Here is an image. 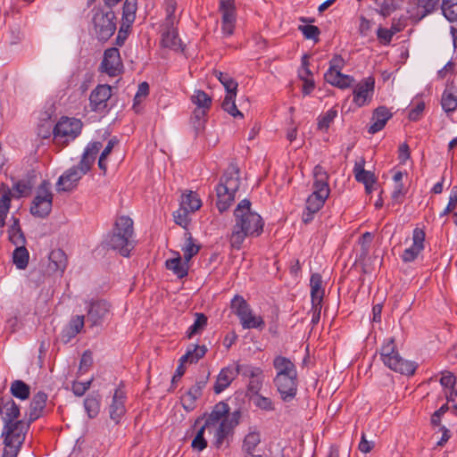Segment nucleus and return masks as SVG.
<instances>
[{
	"instance_id": "f257e3e1",
	"label": "nucleus",
	"mask_w": 457,
	"mask_h": 457,
	"mask_svg": "<svg viewBox=\"0 0 457 457\" xmlns=\"http://www.w3.org/2000/svg\"><path fill=\"white\" fill-rule=\"evenodd\" d=\"M251 202L243 199L234 211L235 225L230 236V244L239 249L246 237H258L263 230L262 217L251 209Z\"/></svg>"
},
{
	"instance_id": "f03ea898",
	"label": "nucleus",
	"mask_w": 457,
	"mask_h": 457,
	"mask_svg": "<svg viewBox=\"0 0 457 457\" xmlns=\"http://www.w3.org/2000/svg\"><path fill=\"white\" fill-rule=\"evenodd\" d=\"M133 220L129 216H120L115 220L112 232L106 237V245L112 250H116L121 256L129 257L134 249Z\"/></svg>"
},
{
	"instance_id": "7ed1b4c3",
	"label": "nucleus",
	"mask_w": 457,
	"mask_h": 457,
	"mask_svg": "<svg viewBox=\"0 0 457 457\" xmlns=\"http://www.w3.org/2000/svg\"><path fill=\"white\" fill-rule=\"evenodd\" d=\"M240 170L237 164L231 163L220 177L216 187V206L220 212L227 211L235 201V195L240 187Z\"/></svg>"
},
{
	"instance_id": "20e7f679",
	"label": "nucleus",
	"mask_w": 457,
	"mask_h": 457,
	"mask_svg": "<svg viewBox=\"0 0 457 457\" xmlns=\"http://www.w3.org/2000/svg\"><path fill=\"white\" fill-rule=\"evenodd\" d=\"M380 355L384 364L395 372L408 376L415 372L417 368L416 364L412 361L403 360L399 355L398 352L395 351L394 338H390L389 341L382 346Z\"/></svg>"
},
{
	"instance_id": "39448f33",
	"label": "nucleus",
	"mask_w": 457,
	"mask_h": 457,
	"mask_svg": "<svg viewBox=\"0 0 457 457\" xmlns=\"http://www.w3.org/2000/svg\"><path fill=\"white\" fill-rule=\"evenodd\" d=\"M52 205L53 194L50 191V183L47 180H43L31 203L30 213L35 217L46 218L51 212Z\"/></svg>"
},
{
	"instance_id": "423d86ee",
	"label": "nucleus",
	"mask_w": 457,
	"mask_h": 457,
	"mask_svg": "<svg viewBox=\"0 0 457 457\" xmlns=\"http://www.w3.org/2000/svg\"><path fill=\"white\" fill-rule=\"evenodd\" d=\"M115 14L110 10L104 12L96 10L93 16V23L96 37L101 41L108 40L116 30V23L114 21Z\"/></svg>"
},
{
	"instance_id": "0eeeda50",
	"label": "nucleus",
	"mask_w": 457,
	"mask_h": 457,
	"mask_svg": "<svg viewBox=\"0 0 457 457\" xmlns=\"http://www.w3.org/2000/svg\"><path fill=\"white\" fill-rule=\"evenodd\" d=\"M89 170V168L81 164V162L70 168L58 179L56 183L57 192H68L74 189L80 179Z\"/></svg>"
},
{
	"instance_id": "6e6552de",
	"label": "nucleus",
	"mask_w": 457,
	"mask_h": 457,
	"mask_svg": "<svg viewBox=\"0 0 457 457\" xmlns=\"http://www.w3.org/2000/svg\"><path fill=\"white\" fill-rule=\"evenodd\" d=\"M81 129L82 122L80 120L62 117L54 127L53 135L55 140L63 137L74 139L80 134Z\"/></svg>"
},
{
	"instance_id": "1a4fd4ad",
	"label": "nucleus",
	"mask_w": 457,
	"mask_h": 457,
	"mask_svg": "<svg viewBox=\"0 0 457 457\" xmlns=\"http://www.w3.org/2000/svg\"><path fill=\"white\" fill-rule=\"evenodd\" d=\"M344 59H332L328 71L324 74L325 80L338 88L345 89L351 87L353 82V77L341 72Z\"/></svg>"
},
{
	"instance_id": "9d476101",
	"label": "nucleus",
	"mask_w": 457,
	"mask_h": 457,
	"mask_svg": "<svg viewBox=\"0 0 457 457\" xmlns=\"http://www.w3.org/2000/svg\"><path fill=\"white\" fill-rule=\"evenodd\" d=\"M29 421L25 422L23 420H16L15 422L4 425L2 436H4V445L12 444L21 446L25 439V433L29 429Z\"/></svg>"
},
{
	"instance_id": "9b49d317",
	"label": "nucleus",
	"mask_w": 457,
	"mask_h": 457,
	"mask_svg": "<svg viewBox=\"0 0 457 457\" xmlns=\"http://www.w3.org/2000/svg\"><path fill=\"white\" fill-rule=\"evenodd\" d=\"M219 10L221 12V29L224 35L231 36L236 24L235 0H220Z\"/></svg>"
},
{
	"instance_id": "f8f14e48",
	"label": "nucleus",
	"mask_w": 457,
	"mask_h": 457,
	"mask_svg": "<svg viewBox=\"0 0 457 457\" xmlns=\"http://www.w3.org/2000/svg\"><path fill=\"white\" fill-rule=\"evenodd\" d=\"M111 311V304L106 300L91 301L87 310V321L91 326H101Z\"/></svg>"
},
{
	"instance_id": "ddd939ff",
	"label": "nucleus",
	"mask_w": 457,
	"mask_h": 457,
	"mask_svg": "<svg viewBox=\"0 0 457 457\" xmlns=\"http://www.w3.org/2000/svg\"><path fill=\"white\" fill-rule=\"evenodd\" d=\"M375 87V79L372 77L360 81L354 87L353 102L359 107L368 104L372 98Z\"/></svg>"
},
{
	"instance_id": "4468645a",
	"label": "nucleus",
	"mask_w": 457,
	"mask_h": 457,
	"mask_svg": "<svg viewBox=\"0 0 457 457\" xmlns=\"http://www.w3.org/2000/svg\"><path fill=\"white\" fill-rule=\"evenodd\" d=\"M274 385L284 402H291L297 393V376L275 377Z\"/></svg>"
},
{
	"instance_id": "2eb2a0df",
	"label": "nucleus",
	"mask_w": 457,
	"mask_h": 457,
	"mask_svg": "<svg viewBox=\"0 0 457 457\" xmlns=\"http://www.w3.org/2000/svg\"><path fill=\"white\" fill-rule=\"evenodd\" d=\"M112 96V87L107 84L98 85L90 94L89 101L92 111L102 112L107 107V101Z\"/></svg>"
},
{
	"instance_id": "dca6fc26",
	"label": "nucleus",
	"mask_w": 457,
	"mask_h": 457,
	"mask_svg": "<svg viewBox=\"0 0 457 457\" xmlns=\"http://www.w3.org/2000/svg\"><path fill=\"white\" fill-rule=\"evenodd\" d=\"M209 377L210 372L203 375L181 397L183 407L187 411H191L195 408V401L202 395V390L206 386Z\"/></svg>"
},
{
	"instance_id": "f3484780",
	"label": "nucleus",
	"mask_w": 457,
	"mask_h": 457,
	"mask_svg": "<svg viewBox=\"0 0 457 457\" xmlns=\"http://www.w3.org/2000/svg\"><path fill=\"white\" fill-rule=\"evenodd\" d=\"M125 398V393L120 388L115 389L112 403L109 407L110 419L112 420L115 424L120 423L121 417L126 412Z\"/></svg>"
},
{
	"instance_id": "a211bd4d",
	"label": "nucleus",
	"mask_w": 457,
	"mask_h": 457,
	"mask_svg": "<svg viewBox=\"0 0 457 457\" xmlns=\"http://www.w3.org/2000/svg\"><path fill=\"white\" fill-rule=\"evenodd\" d=\"M313 177L312 194H319V195L328 198L330 190L328 183V175L327 171L320 165H316L313 169Z\"/></svg>"
},
{
	"instance_id": "6ab92c4d",
	"label": "nucleus",
	"mask_w": 457,
	"mask_h": 457,
	"mask_svg": "<svg viewBox=\"0 0 457 457\" xmlns=\"http://www.w3.org/2000/svg\"><path fill=\"white\" fill-rule=\"evenodd\" d=\"M393 114L389 109L384 105L378 106L373 111L371 124L368 129L370 134H375L384 129L386 122L392 118Z\"/></svg>"
},
{
	"instance_id": "aec40b11",
	"label": "nucleus",
	"mask_w": 457,
	"mask_h": 457,
	"mask_svg": "<svg viewBox=\"0 0 457 457\" xmlns=\"http://www.w3.org/2000/svg\"><path fill=\"white\" fill-rule=\"evenodd\" d=\"M0 413L4 424H10L15 422L16 419L20 416V407L12 398L0 399Z\"/></svg>"
},
{
	"instance_id": "412c9836",
	"label": "nucleus",
	"mask_w": 457,
	"mask_h": 457,
	"mask_svg": "<svg viewBox=\"0 0 457 457\" xmlns=\"http://www.w3.org/2000/svg\"><path fill=\"white\" fill-rule=\"evenodd\" d=\"M47 401V395L45 392H37L32 398L29 404V424L43 415Z\"/></svg>"
},
{
	"instance_id": "4be33fe9",
	"label": "nucleus",
	"mask_w": 457,
	"mask_h": 457,
	"mask_svg": "<svg viewBox=\"0 0 457 457\" xmlns=\"http://www.w3.org/2000/svg\"><path fill=\"white\" fill-rule=\"evenodd\" d=\"M237 374H239V365H237L236 370L229 367L223 368L220 371L213 386L215 394H220L224 391L236 378Z\"/></svg>"
},
{
	"instance_id": "5701e85b",
	"label": "nucleus",
	"mask_w": 457,
	"mask_h": 457,
	"mask_svg": "<svg viewBox=\"0 0 457 457\" xmlns=\"http://www.w3.org/2000/svg\"><path fill=\"white\" fill-rule=\"evenodd\" d=\"M162 45L165 48H170L175 53H181L187 54L185 46L182 45L180 39L178 38V33L173 26H168L167 31L162 33Z\"/></svg>"
},
{
	"instance_id": "b1692460",
	"label": "nucleus",
	"mask_w": 457,
	"mask_h": 457,
	"mask_svg": "<svg viewBox=\"0 0 457 457\" xmlns=\"http://www.w3.org/2000/svg\"><path fill=\"white\" fill-rule=\"evenodd\" d=\"M261 433L259 431H250L245 436L242 444L244 457H262V454L254 453L256 447L261 444Z\"/></svg>"
},
{
	"instance_id": "393cba45",
	"label": "nucleus",
	"mask_w": 457,
	"mask_h": 457,
	"mask_svg": "<svg viewBox=\"0 0 457 457\" xmlns=\"http://www.w3.org/2000/svg\"><path fill=\"white\" fill-rule=\"evenodd\" d=\"M273 366L278 371L276 377L297 376L295 365L287 357L280 355L275 357Z\"/></svg>"
},
{
	"instance_id": "a878e982",
	"label": "nucleus",
	"mask_w": 457,
	"mask_h": 457,
	"mask_svg": "<svg viewBox=\"0 0 457 457\" xmlns=\"http://www.w3.org/2000/svg\"><path fill=\"white\" fill-rule=\"evenodd\" d=\"M228 412L229 407L228 403L225 402L218 403L214 405L210 413L204 415V417H206L204 422L205 426H208L209 428L215 426L218 422L221 421Z\"/></svg>"
},
{
	"instance_id": "bb28decb",
	"label": "nucleus",
	"mask_w": 457,
	"mask_h": 457,
	"mask_svg": "<svg viewBox=\"0 0 457 457\" xmlns=\"http://www.w3.org/2000/svg\"><path fill=\"white\" fill-rule=\"evenodd\" d=\"M48 269L62 274L67 267V256L62 249H54L49 253Z\"/></svg>"
},
{
	"instance_id": "cd10ccee",
	"label": "nucleus",
	"mask_w": 457,
	"mask_h": 457,
	"mask_svg": "<svg viewBox=\"0 0 457 457\" xmlns=\"http://www.w3.org/2000/svg\"><path fill=\"white\" fill-rule=\"evenodd\" d=\"M174 257L168 259L165 262L167 270L172 271L179 278H183L187 276L189 265L182 263V258L179 252H174Z\"/></svg>"
},
{
	"instance_id": "c85d7f7f",
	"label": "nucleus",
	"mask_w": 457,
	"mask_h": 457,
	"mask_svg": "<svg viewBox=\"0 0 457 457\" xmlns=\"http://www.w3.org/2000/svg\"><path fill=\"white\" fill-rule=\"evenodd\" d=\"M365 160L361 158L359 162H355L353 168V173L355 179L358 182L362 183L363 185H374L377 183V178L375 174L371 171L366 170L364 169Z\"/></svg>"
},
{
	"instance_id": "c756f323",
	"label": "nucleus",
	"mask_w": 457,
	"mask_h": 457,
	"mask_svg": "<svg viewBox=\"0 0 457 457\" xmlns=\"http://www.w3.org/2000/svg\"><path fill=\"white\" fill-rule=\"evenodd\" d=\"M122 59H102L99 67L101 72H104L110 77H117L123 72L124 66Z\"/></svg>"
},
{
	"instance_id": "7c9ffc66",
	"label": "nucleus",
	"mask_w": 457,
	"mask_h": 457,
	"mask_svg": "<svg viewBox=\"0 0 457 457\" xmlns=\"http://www.w3.org/2000/svg\"><path fill=\"white\" fill-rule=\"evenodd\" d=\"M311 297L312 304H320L322 302L324 290L322 289V278L319 273H314L311 276Z\"/></svg>"
},
{
	"instance_id": "2f4dec72",
	"label": "nucleus",
	"mask_w": 457,
	"mask_h": 457,
	"mask_svg": "<svg viewBox=\"0 0 457 457\" xmlns=\"http://www.w3.org/2000/svg\"><path fill=\"white\" fill-rule=\"evenodd\" d=\"M102 146L103 145L99 141L89 143L86 147L79 162L87 166L90 170Z\"/></svg>"
},
{
	"instance_id": "473e14b6",
	"label": "nucleus",
	"mask_w": 457,
	"mask_h": 457,
	"mask_svg": "<svg viewBox=\"0 0 457 457\" xmlns=\"http://www.w3.org/2000/svg\"><path fill=\"white\" fill-rule=\"evenodd\" d=\"M101 395L98 393L88 395L84 401V407L90 419L96 417L100 411Z\"/></svg>"
},
{
	"instance_id": "72a5a7b5",
	"label": "nucleus",
	"mask_w": 457,
	"mask_h": 457,
	"mask_svg": "<svg viewBox=\"0 0 457 457\" xmlns=\"http://www.w3.org/2000/svg\"><path fill=\"white\" fill-rule=\"evenodd\" d=\"M240 320V323L245 329L257 328L263 329L265 327V322L261 316H256L253 314L252 309L249 311V314H245Z\"/></svg>"
},
{
	"instance_id": "f704fd0d",
	"label": "nucleus",
	"mask_w": 457,
	"mask_h": 457,
	"mask_svg": "<svg viewBox=\"0 0 457 457\" xmlns=\"http://www.w3.org/2000/svg\"><path fill=\"white\" fill-rule=\"evenodd\" d=\"M240 320V323L245 329L257 328L263 329L265 327V322L261 316H256L253 314L252 309L249 311V314H245Z\"/></svg>"
},
{
	"instance_id": "c9c22d12",
	"label": "nucleus",
	"mask_w": 457,
	"mask_h": 457,
	"mask_svg": "<svg viewBox=\"0 0 457 457\" xmlns=\"http://www.w3.org/2000/svg\"><path fill=\"white\" fill-rule=\"evenodd\" d=\"M240 320V323L245 329L257 328L263 329L265 327V322L261 316H256L253 314L252 309L249 311V314H245Z\"/></svg>"
},
{
	"instance_id": "e433bc0d",
	"label": "nucleus",
	"mask_w": 457,
	"mask_h": 457,
	"mask_svg": "<svg viewBox=\"0 0 457 457\" xmlns=\"http://www.w3.org/2000/svg\"><path fill=\"white\" fill-rule=\"evenodd\" d=\"M29 253L25 245L17 246L12 253V262L19 270H25L29 264Z\"/></svg>"
},
{
	"instance_id": "4c0bfd02",
	"label": "nucleus",
	"mask_w": 457,
	"mask_h": 457,
	"mask_svg": "<svg viewBox=\"0 0 457 457\" xmlns=\"http://www.w3.org/2000/svg\"><path fill=\"white\" fill-rule=\"evenodd\" d=\"M230 308L232 312L238 317V319L245 316V314H249V311L251 310V307L247 302L244 299L243 296L239 295H236L234 296L230 303Z\"/></svg>"
},
{
	"instance_id": "58836bf2",
	"label": "nucleus",
	"mask_w": 457,
	"mask_h": 457,
	"mask_svg": "<svg viewBox=\"0 0 457 457\" xmlns=\"http://www.w3.org/2000/svg\"><path fill=\"white\" fill-rule=\"evenodd\" d=\"M236 96L237 91L227 93L221 104V107L225 112L232 115L233 117L243 118V113L237 109L236 105Z\"/></svg>"
},
{
	"instance_id": "ea45409f",
	"label": "nucleus",
	"mask_w": 457,
	"mask_h": 457,
	"mask_svg": "<svg viewBox=\"0 0 457 457\" xmlns=\"http://www.w3.org/2000/svg\"><path fill=\"white\" fill-rule=\"evenodd\" d=\"M180 206L186 208L191 212H195L202 206V201L196 193L190 191V193L187 195H182Z\"/></svg>"
},
{
	"instance_id": "a19ab883",
	"label": "nucleus",
	"mask_w": 457,
	"mask_h": 457,
	"mask_svg": "<svg viewBox=\"0 0 457 457\" xmlns=\"http://www.w3.org/2000/svg\"><path fill=\"white\" fill-rule=\"evenodd\" d=\"M137 9V0H125L122 8V20L128 26L134 22Z\"/></svg>"
},
{
	"instance_id": "79ce46f5",
	"label": "nucleus",
	"mask_w": 457,
	"mask_h": 457,
	"mask_svg": "<svg viewBox=\"0 0 457 457\" xmlns=\"http://www.w3.org/2000/svg\"><path fill=\"white\" fill-rule=\"evenodd\" d=\"M231 426H227L226 421H220L214 433L213 445L220 449L225 439L232 433Z\"/></svg>"
},
{
	"instance_id": "37998d69",
	"label": "nucleus",
	"mask_w": 457,
	"mask_h": 457,
	"mask_svg": "<svg viewBox=\"0 0 457 457\" xmlns=\"http://www.w3.org/2000/svg\"><path fill=\"white\" fill-rule=\"evenodd\" d=\"M191 101L196 105V108L210 110L212 106V97L207 95L204 90H195L191 96Z\"/></svg>"
},
{
	"instance_id": "c03bdc74",
	"label": "nucleus",
	"mask_w": 457,
	"mask_h": 457,
	"mask_svg": "<svg viewBox=\"0 0 457 457\" xmlns=\"http://www.w3.org/2000/svg\"><path fill=\"white\" fill-rule=\"evenodd\" d=\"M11 394L21 400H26L29 397L30 387L22 380H14L11 385Z\"/></svg>"
},
{
	"instance_id": "a18cd8bd",
	"label": "nucleus",
	"mask_w": 457,
	"mask_h": 457,
	"mask_svg": "<svg viewBox=\"0 0 457 457\" xmlns=\"http://www.w3.org/2000/svg\"><path fill=\"white\" fill-rule=\"evenodd\" d=\"M195 322L191 325L187 330V337L191 338L193 336L202 332L207 326V316L202 312L195 313Z\"/></svg>"
},
{
	"instance_id": "49530a36",
	"label": "nucleus",
	"mask_w": 457,
	"mask_h": 457,
	"mask_svg": "<svg viewBox=\"0 0 457 457\" xmlns=\"http://www.w3.org/2000/svg\"><path fill=\"white\" fill-rule=\"evenodd\" d=\"M441 9L450 22L457 21V0H443Z\"/></svg>"
},
{
	"instance_id": "de8ad7c7",
	"label": "nucleus",
	"mask_w": 457,
	"mask_h": 457,
	"mask_svg": "<svg viewBox=\"0 0 457 457\" xmlns=\"http://www.w3.org/2000/svg\"><path fill=\"white\" fill-rule=\"evenodd\" d=\"M213 74L219 81L224 86L227 93L237 91V82L234 80L228 73L214 70Z\"/></svg>"
},
{
	"instance_id": "09e8293b",
	"label": "nucleus",
	"mask_w": 457,
	"mask_h": 457,
	"mask_svg": "<svg viewBox=\"0 0 457 457\" xmlns=\"http://www.w3.org/2000/svg\"><path fill=\"white\" fill-rule=\"evenodd\" d=\"M326 199L319 194H312L306 200L305 209L311 212H318L324 205Z\"/></svg>"
},
{
	"instance_id": "8fccbe9b",
	"label": "nucleus",
	"mask_w": 457,
	"mask_h": 457,
	"mask_svg": "<svg viewBox=\"0 0 457 457\" xmlns=\"http://www.w3.org/2000/svg\"><path fill=\"white\" fill-rule=\"evenodd\" d=\"M441 105L445 112H453L457 108V98L452 93L445 91L442 95Z\"/></svg>"
},
{
	"instance_id": "3c124183",
	"label": "nucleus",
	"mask_w": 457,
	"mask_h": 457,
	"mask_svg": "<svg viewBox=\"0 0 457 457\" xmlns=\"http://www.w3.org/2000/svg\"><path fill=\"white\" fill-rule=\"evenodd\" d=\"M206 428L209 427L204 424L196 432V435L191 443V446L193 449L203 451L207 447V440L204 438V431Z\"/></svg>"
},
{
	"instance_id": "603ef678",
	"label": "nucleus",
	"mask_w": 457,
	"mask_h": 457,
	"mask_svg": "<svg viewBox=\"0 0 457 457\" xmlns=\"http://www.w3.org/2000/svg\"><path fill=\"white\" fill-rule=\"evenodd\" d=\"M337 116V111L334 109L328 110L324 115L320 116L318 120V129L320 130H328L334 119Z\"/></svg>"
},
{
	"instance_id": "864d4df0",
	"label": "nucleus",
	"mask_w": 457,
	"mask_h": 457,
	"mask_svg": "<svg viewBox=\"0 0 457 457\" xmlns=\"http://www.w3.org/2000/svg\"><path fill=\"white\" fill-rule=\"evenodd\" d=\"M372 234L370 232H365L359 240V244L361 245V253L359 255V260H364L369 254L370 246L372 241Z\"/></svg>"
},
{
	"instance_id": "5fc2aeb1",
	"label": "nucleus",
	"mask_w": 457,
	"mask_h": 457,
	"mask_svg": "<svg viewBox=\"0 0 457 457\" xmlns=\"http://www.w3.org/2000/svg\"><path fill=\"white\" fill-rule=\"evenodd\" d=\"M191 212L187 210L186 208L180 206L179 210L173 212V218L176 224L179 225L183 228H187V225L190 221L188 218V214Z\"/></svg>"
},
{
	"instance_id": "6e6d98bb",
	"label": "nucleus",
	"mask_w": 457,
	"mask_h": 457,
	"mask_svg": "<svg viewBox=\"0 0 457 457\" xmlns=\"http://www.w3.org/2000/svg\"><path fill=\"white\" fill-rule=\"evenodd\" d=\"M298 29L302 31L303 35L306 39H311L315 42L319 40L320 30L317 26L314 25H300Z\"/></svg>"
},
{
	"instance_id": "4d7b16f0",
	"label": "nucleus",
	"mask_w": 457,
	"mask_h": 457,
	"mask_svg": "<svg viewBox=\"0 0 457 457\" xmlns=\"http://www.w3.org/2000/svg\"><path fill=\"white\" fill-rule=\"evenodd\" d=\"M440 0H417L418 7L423 9V12L420 19L424 18L426 15L433 12L439 4Z\"/></svg>"
},
{
	"instance_id": "13d9d810",
	"label": "nucleus",
	"mask_w": 457,
	"mask_h": 457,
	"mask_svg": "<svg viewBox=\"0 0 457 457\" xmlns=\"http://www.w3.org/2000/svg\"><path fill=\"white\" fill-rule=\"evenodd\" d=\"M185 245L182 247L183 252L191 253L190 255H196L201 248L200 245L195 243L190 232L185 233Z\"/></svg>"
},
{
	"instance_id": "bf43d9fd",
	"label": "nucleus",
	"mask_w": 457,
	"mask_h": 457,
	"mask_svg": "<svg viewBox=\"0 0 457 457\" xmlns=\"http://www.w3.org/2000/svg\"><path fill=\"white\" fill-rule=\"evenodd\" d=\"M85 317L84 315H77L71 319L69 323L70 337H75L79 334L84 327Z\"/></svg>"
},
{
	"instance_id": "052dcab7",
	"label": "nucleus",
	"mask_w": 457,
	"mask_h": 457,
	"mask_svg": "<svg viewBox=\"0 0 457 457\" xmlns=\"http://www.w3.org/2000/svg\"><path fill=\"white\" fill-rule=\"evenodd\" d=\"M400 30V28H397L393 24L390 29L379 28L377 31V36L380 42L387 44L391 41L393 35Z\"/></svg>"
},
{
	"instance_id": "680f3d73",
	"label": "nucleus",
	"mask_w": 457,
	"mask_h": 457,
	"mask_svg": "<svg viewBox=\"0 0 457 457\" xmlns=\"http://www.w3.org/2000/svg\"><path fill=\"white\" fill-rule=\"evenodd\" d=\"M440 384L445 388V392H449L452 388H456V377L450 371L442 373Z\"/></svg>"
},
{
	"instance_id": "e2e57ef3",
	"label": "nucleus",
	"mask_w": 457,
	"mask_h": 457,
	"mask_svg": "<svg viewBox=\"0 0 457 457\" xmlns=\"http://www.w3.org/2000/svg\"><path fill=\"white\" fill-rule=\"evenodd\" d=\"M187 352L191 353V363H195L205 355L207 347L204 345H193L188 347Z\"/></svg>"
},
{
	"instance_id": "0e129e2a",
	"label": "nucleus",
	"mask_w": 457,
	"mask_h": 457,
	"mask_svg": "<svg viewBox=\"0 0 457 457\" xmlns=\"http://www.w3.org/2000/svg\"><path fill=\"white\" fill-rule=\"evenodd\" d=\"M400 5L399 0H384L380 6V13L384 17L389 16Z\"/></svg>"
},
{
	"instance_id": "69168bd1",
	"label": "nucleus",
	"mask_w": 457,
	"mask_h": 457,
	"mask_svg": "<svg viewBox=\"0 0 457 457\" xmlns=\"http://www.w3.org/2000/svg\"><path fill=\"white\" fill-rule=\"evenodd\" d=\"M239 373L250 378H254L262 376V370L259 367H253L251 365H239Z\"/></svg>"
},
{
	"instance_id": "338daca9",
	"label": "nucleus",
	"mask_w": 457,
	"mask_h": 457,
	"mask_svg": "<svg viewBox=\"0 0 457 457\" xmlns=\"http://www.w3.org/2000/svg\"><path fill=\"white\" fill-rule=\"evenodd\" d=\"M0 193L2 195L0 198V206L10 208L12 200V192L7 185L2 183L0 186Z\"/></svg>"
},
{
	"instance_id": "774afa93",
	"label": "nucleus",
	"mask_w": 457,
	"mask_h": 457,
	"mask_svg": "<svg viewBox=\"0 0 457 457\" xmlns=\"http://www.w3.org/2000/svg\"><path fill=\"white\" fill-rule=\"evenodd\" d=\"M457 206V186H454L449 196V202L446 206V208L441 213V216L447 215L448 213L452 212Z\"/></svg>"
}]
</instances>
